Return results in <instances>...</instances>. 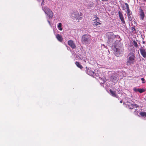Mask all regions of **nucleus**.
I'll use <instances>...</instances> for the list:
<instances>
[{"label":"nucleus","instance_id":"33","mask_svg":"<svg viewBox=\"0 0 146 146\" xmlns=\"http://www.w3.org/2000/svg\"><path fill=\"white\" fill-rule=\"evenodd\" d=\"M123 10H125V9H123Z\"/></svg>","mask_w":146,"mask_h":146},{"label":"nucleus","instance_id":"13","mask_svg":"<svg viewBox=\"0 0 146 146\" xmlns=\"http://www.w3.org/2000/svg\"><path fill=\"white\" fill-rule=\"evenodd\" d=\"M101 24V23L99 22H94L93 23V25L95 28H97V29H98L100 27L99 25Z\"/></svg>","mask_w":146,"mask_h":146},{"label":"nucleus","instance_id":"28","mask_svg":"<svg viewBox=\"0 0 146 146\" xmlns=\"http://www.w3.org/2000/svg\"><path fill=\"white\" fill-rule=\"evenodd\" d=\"M103 1H108V0H101Z\"/></svg>","mask_w":146,"mask_h":146},{"label":"nucleus","instance_id":"3","mask_svg":"<svg viewBox=\"0 0 146 146\" xmlns=\"http://www.w3.org/2000/svg\"><path fill=\"white\" fill-rule=\"evenodd\" d=\"M81 41L82 42L85 44H90L91 42L90 36L88 34L84 35L82 36Z\"/></svg>","mask_w":146,"mask_h":146},{"label":"nucleus","instance_id":"11","mask_svg":"<svg viewBox=\"0 0 146 146\" xmlns=\"http://www.w3.org/2000/svg\"><path fill=\"white\" fill-rule=\"evenodd\" d=\"M86 68L87 69L86 70V73L91 76H93L94 75L95 73L93 71L89 68H87V67Z\"/></svg>","mask_w":146,"mask_h":146},{"label":"nucleus","instance_id":"15","mask_svg":"<svg viewBox=\"0 0 146 146\" xmlns=\"http://www.w3.org/2000/svg\"><path fill=\"white\" fill-rule=\"evenodd\" d=\"M56 38L57 40L59 41L62 42L63 40L62 36L59 34H57L56 36Z\"/></svg>","mask_w":146,"mask_h":146},{"label":"nucleus","instance_id":"19","mask_svg":"<svg viewBox=\"0 0 146 146\" xmlns=\"http://www.w3.org/2000/svg\"><path fill=\"white\" fill-rule=\"evenodd\" d=\"M139 114L142 117H146V112H141Z\"/></svg>","mask_w":146,"mask_h":146},{"label":"nucleus","instance_id":"8","mask_svg":"<svg viewBox=\"0 0 146 146\" xmlns=\"http://www.w3.org/2000/svg\"><path fill=\"white\" fill-rule=\"evenodd\" d=\"M68 44L72 48H75L76 47V46L74 44L73 40H68Z\"/></svg>","mask_w":146,"mask_h":146},{"label":"nucleus","instance_id":"9","mask_svg":"<svg viewBox=\"0 0 146 146\" xmlns=\"http://www.w3.org/2000/svg\"><path fill=\"white\" fill-rule=\"evenodd\" d=\"M127 106L130 109H132L134 108H137L139 107L138 105L136 104H132L129 103L127 104Z\"/></svg>","mask_w":146,"mask_h":146},{"label":"nucleus","instance_id":"31","mask_svg":"<svg viewBox=\"0 0 146 146\" xmlns=\"http://www.w3.org/2000/svg\"><path fill=\"white\" fill-rule=\"evenodd\" d=\"M144 1L146 2V0H143Z\"/></svg>","mask_w":146,"mask_h":146},{"label":"nucleus","instance_id":"4","mask_svg":"<svg viewBox=\"0 0 146 146\" xmlns=\"http://www.w3.org/2000/svg\"><path fill=\"white\" fill-rule=\"evenodd\" d=\"M123 49L122 47H115V49L114 50V54L117 56H120L123 54Z\"/></svg>","mask_w":146,"mask_h":146},{"label":"nucleus","instance_id":"17","mask_svg":"<svg viewBox=\"0 0 146 146\" xmlns=\"http://www.w3.org/2000/svg\"><path fill=\"white\" fill-rule=\"evenodd\" d=\"M75 63L76 66L80 69H82L83 68V67L78 62H75Z\"/></svg>","mask_w":146,"mask_h":146},{"label":"nucleus","instance_id":"30","mask_svg":"<svg viewBox=\"0 0 146 146\" xmlns=\"http://www.w3.org/2000/svg\"><path fill=\"white\" fill-rule=\"evenodd\" d=\"M48 21V23L49 24H50V22L49 21Z\"/></svg>","mask_w":146,"mask_h":146},{"label":"nucleus","instance_id":"25","mask_svg":"<svg viewBox=\"0 0 146 146\" xmlns=\"http://www.w3.org/2000/svg\"><path fill=\"white\" fill-rule=\"evenodd\" d=\"M141 80L142 81V82L143 83H145V82L144 81L145 79H144V78H141Z\"/></svg>","mask_w":146,"mask_h":146},{"label":"nucleus","instance_id":"7","mask_svg":"<svg viewBox=\"0 0 146 146\" xmlns=\"http://www.w3.org/2000/svg\"><path fill=\"white\" fill-rule=\"evenodd\" d=\"M139 50L141 54L143 57L144 58L146 57V51L142 47Z\"/></svg>","mask_w":146,"mask_h":146},{"label":"nucleus","instance_id":"29","mask_svg":"<svg viewBox=\"0 0 146 146\" xmlns=\"http://www.w3.org/2000/svg\"><path fill=\"white\" fill-rule=\"evenodd\" d=\"M122 102H123V100H121V101H120V103H122Z\"/></svg>","mask_w":146,"mask_h":146},{"label":"nucleus","instance_id":"26","mask_svg":"<svg viewBox=\"0 0 146 146\" xmlns=\"http://www.w3.org/2000/svg\"><path fill=\"white\" fill-rule=\"evenodd\" d=\"M133 90L135 92H138V89H137L135 88L133 89Z\"/></svg>","mask_w":146,"mask_h":146},{"label":"nucleus","instance_id":"20","mask_svg":"<svg viewBox=\"0 0 146 146\" xmlns=\"http://www.w3.org/2000/svg\"><path fill=\"white\" fill-rule=\"evenodd\" d=\"M94 17L95 18V19H94V21H95V22H98V21H100L99 19L97 16H96V15L94 16Z\"/></svg>","mask_w":146,"mask_h":146},{"label":"nucleus","instance_id":"10","mask_svg":"<svg viewBox=\"0 0 146 146\" xmlns=\"http://www.w3.org/2000/svg\"><path fill=\"white\" fill-rule=\"evenodd\" d=\"M118 14L119 17V18L123 24H125V23L124 21V17L122 13L120 11L118 12Z\"/></svg>","mask_w":146,"mask_h":146},{"label":"nucleus","instance_id":"23","mask_svg":"<svg viewBox=\"0 0 146 146\" xmlns=\"http://www.w3.org/2000/svg\"><path fill=\"white\" fill-rule=\"evenodd\" d=\"M144 90L143 89H139L138 88V92L140 93H142L144 92Z\"/></svg>","mask_w":146,"mask_h":146},{"label":"nucleus","instance_id":"5","mask_svg":"<svg viewBox=\"0 0 146 146\" xmlns=\"http://www.w3.org/2000/svg\"><path fill=\"white\" fill-rule=\"evenodd\" d=\"M42 10L50 18H52L53 16V13L50 9L47 7H44L42 8Z\"/></svg>","mask_w":146,"mask_h":146},{"label":"nucleus","instance_id":"12","mask_svg":"<svg viewBox=\"0 0 146 146\" xmlns=\"http://www.w3.org/2000/svg\"><path fill=\"white\" fill-rule=\"evenodd\" d=\"M140 16V18L142 20H143L144 19V18L145 17V14L144 13L143 11V10L141 8H140L139 9V12Z\"/></svg>","mask_w":146,"mask_h":146},{"label":"nucleus","instance_id":"27","mask_svg":"<svg viewBox=\"0 0 146 146\" xmlns=\"http://www.w3.org/2000/svg\"><path fill=\"white\" fill-rule=\"evenodd\" d=\"M44 0H42V3H41V5H42V6L43 5H44Z\"/></svg>","mask_w":146,"mask_h":146},{"label":"nucleus","instance_id":"16","mask_svg":"<svg viewBox=\"0 0 146 146\" xmlns=\"http://www.w3.org/2000/svg\"><path fill=\"white\" fill-rule=\"evenodd\" d=\"M110 92L112 96L115 97H117L118 96L116 94L115 91H113L111 89H110Z\"/></svg>","mask_w":146,"mask_h":146},{"label":"nucleus","instance_id":"14","mask_svg":"<svg viewBox=\"0 0 146 146\" xmlns=\"http://www.w3.org/2000/svg\"><path fill=\"white\" fill-rule=\"evenodd\" d=\"M78 12L76 11L72 13L71 15L73 18H76L77 17V16L78 15Z\"/></svg>","mask_w":146,"mask_h":146},{"label":"nucleus","instance_id":"21","mask_svg":"<svg viewBox=\"0 0 146 146\" xmlns=\"http://www.w3.org/2000/svg\"><path fill=\"white\" fill-rule=\"evenodd\" d=\"M62 26V24L61 23H59L58 24V28L59 29L60 31H62V28H61Z\"/></svg>","mask_w":146,"mask_h":146},{"label":"nucleus","instance_id":"6","mask_svg":"<svg viewBox=\"0 0 146 146\" xmlns=\"http://www.w3.org/2000/svg\"><path fill=\"white\" fill-rule=\"evenodd\" d=\"M125 5L126 6L127 9V14L129 18L131 17L130 15L132 13L131 11L129 9V6L128 4L127 3H125Z\"/></svg>","mask_w":146,"mask_h":146},{"label":"nucleus","instance_id":"18","mask_svg":"<svg viewBox=\"0 0 146 146\" xmlns=\"http://www.w3.org/2000/svg\"><path fill=\"white\" fill-rule=\"evenodd\" d=\"M82 14L81 13H80V14L78 13V15L77 16V17L76 18L78 20H81L82 19Z\"/></svg>","mask_w":146,"mask_h":146},{"label":"nucleus","instance_id":"24","mask_svg":"<svg viewBox=\"0 0 146 146\" xmlns=\"http://www.w3.org/2000/svg\"><path fill=\"white\" fill-rule=\"evenodd\" d=\"M131 30L132 31V32L133 31H136V30L135 29L134 27H132L131 28Z\"/></svg>","mask_w":146,"mask_h":146},{"label":"nucleus","instance_id":"22","mask_svg":"<svg viewBox=\"0 0 146 146\" xmlns=\"http://www.w3.org/2000/svg\"><path fill=\"white\" fill-rule=\"evenodd\" d=\"M133 44L135 47L137 48L138 47V45L137 43L135 40L133 41Z\"/></svg>","mask_w":146,"mask_h":146},{"label":"nucleus","instance_id":"2","mask_svg":"<svg viewBox=\"0 0 146 146\" xmlns=\"http://www.w3.org/2000/svg\"><path fill=\"white\" fill-rule=\"evenodd\" d=\"M106 36L108 38V42L110 44L115 42V36L112 32H109L106 33Z\"/></svg>","mask_w":146,"mask_h":146},{"label":"nucleus","instance_id":"1","mask_svg":"<svg viewBox=\"0 0 146 146\" xmlns=\"http://www.w3.org/2000/svg\"><path fill=\"white\" fill-rule=\"evenodd\" d=\"M127 58L126 64L128 66H130L134 64L136 61L135 54L133 52L129 53Z\"/></svg>","mask_w":146,"mask_h":146},{"label":"nucleus","instance_id":"32","mask_svg":"<svg viewBox=\"0 0 146 146\" xmlns=\"http://www.w3.org/2000/svg\"><path fill=\"white\" fill-rule=\"evenodd\" d=\"M145 43V42L144 41H143V43Z\"/></svg>","mask_w":146,"mask_h":146}]
</instances>
